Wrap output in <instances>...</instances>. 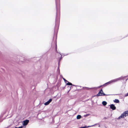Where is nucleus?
<instances>
[{"mask_svg": "<svg viewBox=\"0 0 128 128\" xmlns=\"http://www.w3.org/2000/svg\"><path fill=\"white\" fill-rule=\"evenodd\" d=\"M79 128H87V126H85L83 127H80Z\"/></svg>", "mask_w": 128, "mask_h": 128, "instance_id": "11", "label": "nucleus"}, {"mask_svg": "<svg viewBox=\"0 0 128 128\" xmlns=\"http://www.w3.org/2000/svg\"><path fill=\"white\" fill-rule=\"evenodd\" d=\"M66 85H68L70 86V85H72V84L70 82H68V83H67L66 84Z\"/></svg>", "mask_w": 128, "mask_h": 128, "instance_id": "10", "label": "nucleus"}, {"mask_svg": "<svg viewBox=\"0 0 128 128\" xmlns=\"http://www.w3.org/2000/svg\"><path fill=\"white\" fill-rule=\"evenodd\" d=\"M110 108L113 110H114L116 109V107L114 104H111L110 105Z\"/></svg>", "mask_w": 128, "mask_h": 128, "instance_id": "5", "label": "nucleus"}, {"mask_svg": "<svg viewBox=\"0 0 128 128\" xmlns=\"http://www.w3.org/2000/svg\"><path fill=\"white\" fill-rule=\"evenodd\" d=\"M81 115H78L76 116V118L77 119H80L81 118Z\"/></svg>", "mask_w": 128, "mask_h": 128, "instance_id": "7", "label": "nucleus"}, {"mask_svg": "<svg viewBox=\"0 0 128 128\" xmlns=\"http://www.w3.org/2000/svg\"><path fill=\"white\" fill-rule=\"evenodd\" d=\"M22 126H20L18 128H17V127H15V128H22Z\"/></svg>", "mask_w": 128, "mask_h": 128, "instance_id": "14", "label": "nucleus"}, {"mask_svg": "<svg viewBox=\"0 0 128 128\" xmlns=\"http://www.w3.org/2000/svg\"><path fill=\"white\" fill-rule=\"evenodd\" d=\"M96 124H94V125H92V126H87V128H89V127H92V126H94V125H95Z\"/></svg>", "mask_w": 128, "mask_h": 128, "instance_id": "12", "label": "nucleus"}, {"mask_svg": "<svg viewBox=\"0 0 128 128\" xmlns=\"http://www.w3.org/2000/svg\"><path fill=\"white\" fill-rule=\"evenodd\" d=\"M63 79L64 80V82H68V81L67 80H66L65 79H64V78H63Z\"/></svg>", "mask_w": 128, "mask_h": 128, "instance_id": "13", "label": "nucleus"}, {"mask_svg": "<svg viewBox=\"0 0 128 128\" xmlns=\"http://www.w3.org/2000/svg\"><path fill=\"white\" fill-rule=\"evenodd\" d=\"M102 104L104 106H105L106 105L107 103L106 102L104 101L102 102Z\"/></svg>", "mask_w": 128, "mask_h": 128, "instance_id": "8", "label": "nucleus"}, {"mask_svg": "<svg viewBox=\"0 0 128 128\" xmlns=\"http://www.w3.org/2000/svg\"><path fill=\"white\" fill-rule=\"evenodd\" d=\"M52 99H50L47 102H46L44 103V104L45 105H48L50 102L52 101Z\"/></svg>", "mask_w": 128, "mask_h": 128, "instance_id": "6", "label": "nucleus"}, {"mask_svg": "<svg viewBox=\"0 0 128 128\" xmlns=\"http://www.w3.org/2000/svg\"><path fill=\"white\" fill-rule=\"evenodd\" d=\"M114 101V102L116 103H118L119 102V100H118L116 99H115V100Z\"/></svg>", "mask_w": 128, "mask_h": 128, "instance_id": "9", "label": "nucleus"}, {"mask_svg": "<svg viewBox=\"0 0 128 128\" xmlns=\"http://www.w3.org/2000/svg\"><path fill=\"white\" fill-rule=\"evenodd\" d=\"M105 95H106V94L103 92L102 89L99 91V93L97 94V96H98Z\"/></svg>", "mask_w": 128, "mask_h": 128, "instance_id": "3", "label": "nucleus"}, {"mask_svg": "<svg viewBox=\"0 0 128 128\" xmlns=\"http://www.w3.org/2000/svg\"><path fill=\"white\" fill-rule=\"evenodd\" d=\"M128 116V111H125L121 114V116L118 118V119H120L121 118H124Z\"/></svg>", "mask_w": 128, "mask_h": 128, "instance_id": "1", "label": "nucleus"}, {"mask_svg": "<svg viewBox=\"0 0 128 128\" xmlns=\"http://www.w3.org/2000/svg\"><path fill=\"white\" fill-rule=\"evenodd\" d=\"M121 79V78H119L116 79H115L113 80H112L109 82H107L106 84H105H105H110L111 83H112L113 82H116L118 80H120Z\"/></svg>", "mask_w": 128, "mask_h": 128, "instance_id": "2", "label": "nucleus"}, {"mask_svg": "<svg viewBox=\"0 0 128 128\" xmlns=\"http://www.w3.org/2000/svg\"><path fill=\"white\" fill-rule=\"evenodd\" d=\"M128 96V92L125 95V96Z\"/></svg>", "mask_w": 128, "mask_h": 128, "instance_id": "15", "label": "nucleus"}, {"mask_svg": "<svg viewBox=\"0 0 128 128\" xmlns=\"http://www.w3.org/2000/svg\"><path fill=\"white\" fill-rule=\"evenodd\" d=\"M29 120H24L23 121V125L24 126H26L27 125L29 122Z\"/></svg>", "mask_w": 128, "mask_h": 128, "instance_id": "4", "label": "nucleus"}]
</instances>
